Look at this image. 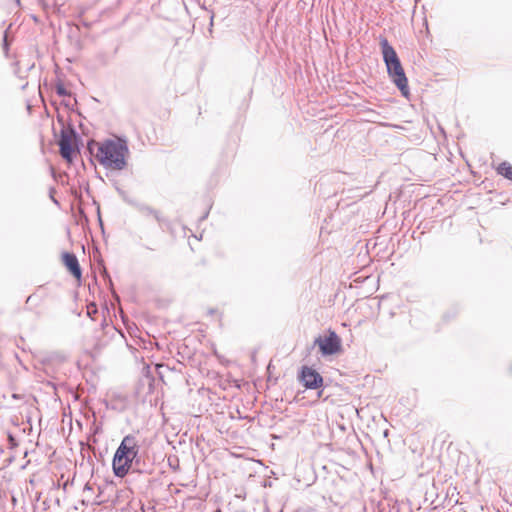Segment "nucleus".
<instances>
[{
  "instance_id": "6ab92c4d",
  "label": "nucleus",
  "mask_w": 512,
  "mask_h": 512,
  "mask_svg": "<svg viewBox=\"0 0 512 512\" xmlns=\"http://www.w3.org/2000/svg\"><path fill=\"white\" fill-rule=\"evenodd\" d=\"M113 185L120 197H122L126 193V191H124L122 188L119 187V185L116 181H114Z\"/></svg>"
},
{
  "instance_id": "a211bd4d",
  "label": "nucleus",
  "mask_w": 512,
  "mask_h": 512,
  "mask_svg": "<svg viewBox=\"0 0 512 512\" xmlns=\"http://www.w3.org/2000/svg\"><path fill=\"white\" fill-rule=\"evenodd\" d=\"M59 358L57 354L49 355L42 360L43 364L51 362L53 359Z\"/></svg>"
},
{
  "instance_id": "0eeeda50",
  "label": "nucleus",
  "mask_w": 512,
  "mask_h": 512,
  "mask_svg": "<svg viewBox=\"0 0 512 512\" xmlns=\"http://www.w3.org/2000/svg\"><path fill=\"white\" fill-rule=\"evenodd\" d=\"M62 261L69 273L76 279H81L82 269L77 256L72 252H63Z\"/></svg>"
},
{
  "instance_id": "6e6552de",
  "label": "nucleus",
  "mask_w": 512,
  "mask_h": 512,
  "mask_svg": "<svg viewBox=\"0 0 512 512\" xmlns=\"http://www.w3.org/2000/svg\"><path fill=\"white\" fill-rule=\"evenodd\" d=\"M135 208H137L138 211L144 215H152L156 219V221L160 224V226H162V225L169 226V221L166 218H164L158 210H156L146 204L139 203V202H137Z\"/></svg>"
},
{
  "instance_id": "f8f14e48",
  "label": "nucleus",
  "mask_w": 512,
  "mask_h": 512,
  "mask_svg": "<svg viewBox=\"0 0 512 512\" xmlns=\"http://www.w3.org/2000/svg\"><path fill=\"white\" fill-rule=\"evenodd\" d=\"M55 92L60 97H67L71 95V92L66 89V87L61 81H58L55 84Z\"/></svg>"
},
{
  "instance_id": "ddd939ff",
  "label": "nucleus",
  "mask_w": 512,
  "mask_h": 512,
  "mask_svg": "<svg viewBox=\"0 0 512 512\" xmlns=\"http://www.w3.org/2000/svg\"><path fill=\"white\" fill-rule=\"evenodd\" d=\"M101 265H102L101 275L104 278V280L106 281V283L109 286V288L112 291V293H114V291H113V282H112V279L110 277V274L107 271L106 267L103 265V263H101Z\"/></svg>"
},
{
  "instance_id": "f03ea898",
  "label": "nucleus",
  "mask_w": 512,
  "mask_h": 512,
  "mask_svg": "<svg viewBox=\"0 0 512 512\" xmlns=\"http://www.w3.org/2000/svg\"><path fill=\"white\" fill-rule=\"evenodd\" d=\"M379 45L389 79L398 88L401 95L409 99L408 78L396 50L385 37L380 38Z\"/></svg>"
},
{
  "instance_id": "f257e3e1",
  "label": "nucleus",
  "mask_w": 512,
  "mask_h": 512,
  "mask_svg": "<svg viewBox=\"0 0 512 512\" xmlns=\"http://www.w3.org/2000/svg\"><path fill=\"white\" fill-rule=\"evenodd\" d=\"M129 155L128 141L125 137L105 139L98 146L96 158L106 169L121 171L127 167Z\"/></svg>"
},
{
  "instance_id": "f3484780",
  "label": "nucleus",
  "mask_w": 512,
  "mask_h": 512,
  "mask_svg": "<svg viewBox=\"0 0 512 512\" xmlns=\"http://www.w3.org/2000/svg\"><path fill=\"white\" fill-rule=\"evenodd\" d=\"M97 58L101 61V63H102L103 65H107V64H108V60H107V58H106V54H105V53H99V54L97 55Z\"/></svg>"
},
{
  "instance_id": "bb28decb",
  "label": "nucleus",
  "mask_w": 512,
  "mask_h": 512,
  "mask_svg": "<svg viewBox=\"0 0 512 512\" xmlns=\"http://www.w3.org/2000/svg\"><path fill=\"white\" fill-rule=\"evenodd\" d=\"M173 465H175V462H171V460H169V466L172 467L173 469H175V467Z\"/></svg>"
},
{
  "instance_id": "a878e982",
  "label": "nucleus",
  "mask_w": 512,
  "mask_h": 512,
  "mask_svg": "<svg viewBox=\"0 0 512 512\" xmlns=\"http://www.w3.org/2000/svg\"><path fill=\"white\" fill-rule=\"evenodd\" d=\"M173 465H175V462H171V460H169V466L172 467L173 469H175V467Z\"/></svg>"
},
{
  "instance_id": "c756f323",
  "label": "nucleus",
  "mask_w": 512,
  "mask_h": 512,
  "mask_svg": "<svg viewBox=\"0 0 512 512\" xmlns=\"http://www.w3.org/2000/svg\"><path fill=\"white\" fill-rule=\"evenodd\" d=\"M213 19H214V16L212 15L211 16V24L213 23Z\"/></svg>"
},
{
  "instance_id": "2eb2a0df",
  "label": "nucleus",
  "mask_w": 512,
  "mask_h": 512,
  "mask_svg": "<svg viewBox=\"0 0 512 512\" xmlns=\"http://www.w3.org/2000/svg\"><path fill=\"white\" fill-rule=\"evenodd\" d=\"M105 406H106V408L113 409V410H122L124 408V404L123 403L121 405H118L117 403H107V402H105Z\"/></svg>"
},
{
  "instance_id": "393cba45",
  "label": "nucleus",
  "mask_w": 512,
  "mask_h": 512,
  "mask_svg": "<svg viewBox=\"0 0 512 512\" xmlns=\"http://www.w3.org/2000/svg\"><path fill=\"white\" fill-rule=\"evenodd\" d=\"M208 214H209V212H208V211H207V212H205V213L203 214V216H201L200 220H201V221H202V220H205V219L208 217Z\"/></svg>"
},
{
  "instance_id": "20e7f679",
  "label": "nucleus",
  "mask_w": 512,
  "mask_h": 512,
  "mask_svg": "<svg viewBox=\"0 0 512 512\" xmlns=\"http://www.w3.org/2000/svg\"><path fill=\"white\" fill-rule=\"evenodd\" d=\"M58 121L64 125L63 118L58 115ZM80 135L76 132L74 126L70 124L68 127L63 126L58 139L59 152L61 157L67 162H72L79 153Z\"/></svg>"
},
{
  "instance_id": "7ed1b4c3",
  "label": "nucleus",
  "mask_w": 512,
  "mask_h": 512,
  "mask_svg": "<svg viewBox=\"0 0 512 512\" xmlns=\"http://www.w3.org/2000/svg\"><path fill=\"white\" fill-rule=\"evenodd\" d=\"M138 453L140 445L136 437L132 434L124 436L112 459L114 475L118 478L125 477L131 471L133 460L138 458Z\"/></svg>"
},
{
  "instance_id": "c85d7f7f",
  "label": "nucleus",
  "mask_w": 512,
  "mask_h": 512,
  "mask_svg": "<svg viewBox=\"0 0 512 512\" xmlns=\"http://www.w3.org/2000/svg\"><path fill=\"white\" fill-rule=\"evenodd\" d=\"M99 430H100V428H99V427H97V428L95 429V433H98V432H99Z\"/></svg>"
},
{
  "instance_id": "cd10ccee",
  "label": "nucleus",
  "mask_w": 512,
  "mask_h": 512,
  "mask_svg": "<svg viewBox=\"0 0 512 512\" xmlns=\"http://www.w3.org/2000/svg\"><path fill=\"white\" fill-rule=\"evenodd\" d=\"M214 313H216V310H215V309H210V310H209V314H214Z\"/></svg>"
},
{
  "instance_id": "4be33fe9",
  "label": "nucleus",
  "mask_w": 512,
  "mask_h": 512,
  "mask_svg": "<svg viewBox=\"0 0 512 512\" xmlns=\"http://www.w3.org/2000/svg\"><path fill=\"white\" fill-rule=\"evenodd\" d=\"M8 440H9L11 445H15L16 444L15 437L11 433L8 434Z\"/></svg>"
},
{
  "instance_id": "1a4fd4ad",
  "label": "nucleus",
  "mask_w": 512,
  "mask_h": 512,
  "mask_svg": "<svg viewBox=\"0 0 512 512\" xmlns=\"http://www.w3.org/2000/svg\"><path fill=\"white\" fill-rule=\"evenodd\" d=\"M68 39L70 45L77 51L81 50L82 43L79 36V30L77 28H70L68 33Z\"/></svg>"
},
{
  "instance_id": "39448f33",
  "label": "nucleus",
  "mask_w": 512,
  "mask_h": 512,
  "mask_svg": "<svg viewBox=\"0 0 512 512\" xmlns=\"http://www.w3.org/2000/svg\"><path fill=\"white\" fill-rule=\"evenodd\" d=\"M313 346H318L323 357L332 356L341 352L342 341L334 330L329 329L327 335L315 338Z\"/></svg>"
},
{
  "instance_id": "423d86ee",
  "label": "nucleus",
  "mask_w": 512,
  "mask_h": 512,
  "mask_svg": "<svg viewBox=\"0 0 512 512\" xmlns=\"http://www.w3.org/2000/svg\"><path fill=\"white\" fill-rule=\"evenodd\" d=\"M297 379L305 389L317 390L324 386L322 375L316 369L307 365L301 366Z\"/></svg>"
},
{
  "instance_id": "b1692460",
  "label": "nucleus",
  "mask_w": 512,
  "mask_h": 512,
  "mask_svg": "<svg viewBox=\"0 0 512 512\" xmlns=\"http://www.w3.org/2000/svg\"><path fill=\"white\" fill-rule=\"evenodd\" d=\"M63 104H64L67 108H69V109L73 110V108L71 107V105H70V103H69L68 101H64V102H63Z\"/></svg>"
},
{
  "instance_id": "5701e85b",
  "label": "nucleus",
  "mask_w": 512,
  "mask_h": 512,
  "mask_svg": "<svg viewBox=\"0 0 512 512\" xmlns=\"http://www.w3.org/2000/svg\"><path fill=\"white\" fill-rule=\"evenodd\" d=\"M97 212H98V221H99V224L101 226V228L103 229V222H102V219H101V216H100V207L98 206L97 208Z\"/></svg>"
},
{
  "instance_id": "4468645a",
  "label": "nucleus",
  "mask_w": 512,
  "mask_h": 512,
  "mask_svg": "<svg viewBox=\"0 0 512 512\" xmlns=\"http://www.w3.org/2000/svg\"><path fill=\"white\" fill-rule=\"evenodd\" d=\"M8 30H9V28L5 30L4 35H3V41H2V47L6 54L8 53L9 46H10V43L8 41Z\"/></svg>"
},
{
  "instance_id": "aec40b11",
  "label": "nucleus",
  "mask_w": 512,
  "mask_h": 512,
  "mask_svg": "<svg viewBox=\"0 0 512 512\" xmlns=\"http://www.w3.org/2000/svg\"><path fill=\"white\" fill-rule=\"evenodd\" d=\"M113 185L120 197H122L126 193V191H124L122 188L119 187V185L116 181H114Z\"/></svg>"
},
{
  "instance_id": "9b49d317",
  "label": "nucleus",
  "mask_w": 512,
  "mask_h": 512,
  "mask_svg": "<svg viewBox=\"0 0 512 512\" xmlns=\"http://www.w3.org/2000/svg\"><path fill=\"white\" fill-rule=\"evenodd\" d=\"M496 171L502 177L512 181V165L509 162H501L496 168Z\"/></svg>"
},
{
  "instance_id": "9d476101",
  "label": "nucleus",
  "mask_w": 512,
  "mask_h": 512,
  "mask_svg": "<svg viewBox=\"0 0 512 512\" xmlns=\"http://www.w3.org/2000/svg\"><path fill=\"white\" fill-rule=\"evenodd\" d=\"M131 470L139 473H150L151 465L144 462L142 463L140 453H138V458L133 460V466Z\"/></svg>"
},
{
  "instance_id": "412c9836",
  "label": "nucleus",
  "mask_w": 512,
  "mask_h": 512,
  "mask_svg": "<svg viewBox=\"0 0 512 512\" xmlns=\"http://www.w3.org/2000/svg\"><path fill=\"white\" fill-rule=\"evenodd\" d=\"M55 192V188L51 187L50 188V191H49V196H50V199L56 204V205H59V202L58 200L54 197V193Z\"/></svg>"
},
{
  "instance_id": "dca6fc26",
  "label": "nucleus",
  "mask_w": 512,
  "mask_h": 512,
  "mask_svg": "<svg viewBox=\"0 0 512 512\" xmlns=\"http://www.w3.org/2000/svg\"><path fill=\"white\" fill-rule=\"evenodd\" d=\"M121 198H122V199H123L127 204H129V205H131V206H133V207H135V206H136V204H137V201H136V200H134V199H132V198H130V197L128 196L127 192H126V193H125Z\"/></svg>"
}]
</instances>
